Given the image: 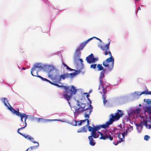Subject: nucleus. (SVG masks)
<instances>
[{
    "label": "nucleus",
    "instance_id": "7",
    "mask_svg": "<svg viewBox=\"0 0 151 151\" xmlns=\"http://www.w3.org/2000/svg\"><path fill=\"white\" fill-rule=\"evenodd\" d=\"M128 132L126 129L125 131H124L122 133V137L121 138V133L120 132H119L118 129L117 128H115L113 129V132L115 134H118V137L120 140L117 141V142L114 145H117L118 144L121 143L122 142L124 141V137L125 135H127L128 134L127 132Z\"/></svg>",
    "mask_w": 151,
    "mask_h": 151
},
{
    "label": "nucleus",
    "instance_id": "52",
    "mask_svg": "<svg viewBox=\"0 0 151 151\" xmlns=\"http://www.w3.org/2000/svg\"><path fill=\"white\" fill-rule=\"evenodd\" d=\"M23 70H25V68H23Z\"/></svg>",
    "mask_w": 151,
    "mask_h": 151
},
{
    "label": "nucleus",
    "instance_id": "4",
    "mask_svg": "<svg viewBox=\"0 0 151 151\" xmlns=\"http://www.w3.org/2000/svg\"><path fill=\"white\" fill-rule=\"evenodd\" d=\"M4 105L6 106L7 107L8 109L11 111L13 114H15L18 116H20L21 118V120L23 123V119H25V120L27 119L28 115H27L25 113H20L19 112V109H17V110H15L10 105L8 106L6 104L5 100L6 99V98H2L1 99Z\"/></svg>",
    "mask_w": 151,
    "mask_h": 151
},
{
    "label": "nucleus",
    "instance_id": "39",
    "mask_svg": "<svg viewBox=\"0 0 151 151\" xmlns=\"http://www.w3.org/2000/svg\"><path fill=\"white\" fill-rule=\"evenodd\" d=\"M66 69L68 70H70V71H73V70L71 68H70L69 67L67 66L66 67Z\"/></svg>",
    "mask_w": 151,
    "mask_h": 151
},
{
    "label": "nucleus",
    "instance_id": "44",
    "mask_svg": "<svg viewBox=\"0 0 151 151\" xmlns=\"http://www.w3.org/2000/svg\"><path fill=\"white\" fill-rule=\"evenodd\" d=\"M79 60H80V62H81V64H82V63H83V60L82 59H79Z\"/></svg>",
    "mask_w": 151,
    "mask_h": 151
},
{
    "label": "nucleus",
    "instance_id": "34",
    "mask_svg": "<svg viewBox=\"0 0 151 151\" xmlns=\"http://www.w3.org/2000/svg\"><path fill=\"white\" fill-rule=\"evenodd\" d=\"M141 111V109H139L137 108L136 110H134L135 113H136L138 114Z\"/></svg>",
    "mask_w": 151,
    "mask_h": 151
},
{
    "label": "nucleus",
    "instance_id": "22",
    "mask_svg": "<svg viewBox=\"0 0 151 151\" xmlns=\"http://www.w3.org/2000/svg\"><path fill=\"white\" fill-rule=\"evenodd\" d=\"M144 102H146L148 105L151 104V99H145L144 100Z\"/></svg>",
    "mask_w": 151,
    "mask_h": 151
},
{
    "label": "nucleus",
    "instance_id": "53",
    "mask_svg": "<svg viewBox=\"0 0 151 151\" xmlns=\"http://www.w3.org/2000/svg\"><path fill=\"white\" fill-rule=\"evenodd\" d=\"M139 106H141V105L140 104H139Z\"/></svg>",
    "mask_w": 151,
    "mask_h": 151
},
{
    "label": "nucleus",
    "instance_id": "45",
    "mask_svg": "<svg viewBox=\"0 0 151 151\" xmlns=\"http://www.w3.org/2000/svg\"><path fill=\"white\" fill-rule=\"evenodd\" d=\"M85 94H87V95L86 96V97L87 98H88L89 97V95L87 93H85Z\"/></svg>",
    "mask_w": 151,
    "mask_h": 151
},
{
    "label": "nucleus",
    "instance_id": "46",
    "mask_svg": "<svg viewBox=\"0 0 151 151\" xmlns=\"http://www.w3.org/2000/svg\"><path fill=\"white\" fill-rule=\"evenodd\" d=\"M63 65L65 67H66V66H67L66 64H65L63 62Z\"/></svg>",
    "mask_w": 151,
    "mask_h": 151
},
{
    "label": "nucleus",
    "instance_id": "8",
    "mask_svg": "<svg viewBox=\"0 0 151 151\" xmlns=\"http://www.w3.org/2000/svg\"><path fill=\"white\" fill-rule=\"evenodd\" d=\"M110 42H109L108 44L105 46L101 45L100 47L101 49L103 51H105L104 52V55H107V54L109 55H111V53L109 50V46Z\"/></svg>",
    "mask_w": 151,
    "mask_h": 151
},
{
    "label": "nucleus",
    "instance_id": "38",
    "mask_svg": "<svg viewBox=\"0 0 151 151\" xmlns=\"http://www.w3.org/2000/svg\"><path fill=\"white\" fill-rule=\"evenodd\" d=\"M89 114H86L85 113L84 116L86 118H87L88 119H88L89 118Z\"/></svg>",
    "mask_w": 151,
    "mask_h": 151
},
{
    "label": "nucleus",
    "instance_id": "12",
    "mask_svg": "<svg viewBox=\"0 0 151 151\" xmlns=\"http://www.w3.org/2000/svg\"><path fill=\"white\" fill-rule=\"evenodd\" d=\"M92 39V38H90L86 41L84 42L79 45L78 48H77L76 50V53L79 52L80 53H81V52H80V50H82L84 47L85 46L86 44L90 40H91Z\"/></svg>",
    "mask_w": 151,
    "mask_h": 151
},
{
    "label": "nucleus",
    "instance_id": "43",
    "mask_svg": "<svg viewBox=\"0 0 151 151\" xmlns=\"http://www.w3.org/2000/svg\"><path fill=\"white\" fill-rule=\"evenodd\" d=\"M36 146H31L30 147V149L31 150L32 149H34L35 148Z\"/></svg>",
    "mask_w": 151,
    "mask_h": 151
},
{
    "label": "nucleus",
    "instance_id": "40",
    "mask_svg": "<svg viewBox=\"0 0 151 151\" xmlns=\"http://www.w3.org/2000/svg\"><path fill=\"white\" fill-rule=\"evenodd\" d=\"M30 141H31L32 142H33L34 143H37V146H39V143L38 142H36V141H34V139L32 140H30Z\"/></svg>",
    "mask_w": 151,
    "mask_h": 151
},
{
    "label": "nucleus",
    "instance_id": "17",
    "mask_svg": "<svg viewBox=\"0 0 151 151\" xmlns=\"http://www.w3.org/2000/svg\"><path fill=\"white\" fill-rule=\"evenodd\" d=\"M93 137L91 136L88 137V139L89 141V144L90 145L93 146H94L96 143L94 140H93Z\"/></svg>",
    "mask_w": 151,
    "mask_h": 151
},
{
    "label": "nucleus",
    "instance_id": "3",
    "mask_svg": "<svg viewBox=\"0 0 151 151\" xmlns=\"http://www.w3.org/2000/svg\"><path fill=\"white\" fill-rule=\"evenodd\" d=\"M113 134L111 132L106 130L104 134L100 132H91V136L95 138L98 137L100 135V139L105 140L109 139L111 141L113 139V137L111 136V134Z\"/></svg>",
    "mask_w": 151,
    "mask_h": 151
},
{
    "label": "nucleus",
    "instance_id": "41",
    "mask_svg": "<svg viewBox=\"0 0 151 151\" xmlns=\"http://www.w3.org/2000/svg\"><path fill=\"white\" fill-rule=\"evenodd\" d=\"M93 38H96L97 40H99V41L101 42V40L100 39H99V38H97V37H92V38L93 39Z\"/></svg>",
    "mask_w": 151,
    "mask_h": 151
},
{
    "label": "nucleus",
    "instance_id": "42",
    "mask_svg": "<svg viewBox=\"0 0 151 151\" xmlns=\"http://www.w3.org/2000/svg\"><path fill=\"white\" fill-rule=\"evenodd\" d=\"M76 73H75L70 74V75H71V76H74L76 75Z\"/></svg>",
    "mask_w": 151,
    "mask_h": 151
},
{
    "label": "nucleus",
    "instance_id": "11",
    "mask_svg": "<svg viewBox=\"0 0 151 151\" xmlns=\"http://www.w3.org/2000/svg\"><path fill=\"white\" fill-rule=\"evenodd\" d=\"M86 60L88 63L91 64L95 62L97 59L94 58L93 54L91 53L90 55L87 57Z\"/></svg>",
    "mask_w": 151,
    "mask_h": 151
},
{
    "label": "nucleus",
    "instance_id": "33",
    "mask_svg": "<svg viewBox=\"0 0 151 151\" xmlns=\"http://www.w3.org/2000/svg\"><path fill=\"white\" fill-rule=\"evenodd\" d=\"M150 137L147 135H146L144 137V139L147 141L150 138Z\"/></svg>",
    "mask_w": 151,
    "mask_h": 151
},
{
    "label": "nucleus",
    "instance_id": "26",
    "mask_svg": "<svg viewBox=\"0 0 151 151\" xmlns=\"http://www.w3.org/2000/svg\"><path fill=\"white\" fill-rule=\"evenodd\" d=\"M38 121L39 122H45L46 120L42 118H39L38 119Z\"/></svg>",
    "mask_w": 151,
    "mask_h": 151
},
{
    "label": "nucleus",
    "instance_id": "28",
    "mask_svg": "<svg viewBox=\"0 0 151 151\" xmlns=\"http://www.w3.org/2000/svg\"><path fill=\"white\" fill-rule=\"evenodd\" d=\"M147 111L149 113L151 114V106H149L146 108Z\"/></svg>",
    "mask_w": 151,
    "mask_h": 151
},
{
    "label": "nucleus",
    "instance_id": "51",
    "mask_svg": "<svg viewBox=\"0 0 151 151\" xmlns=\"http://www.w3.org/2000/svg\"><path fill=\"white\" fill-rule=\"evenodd\" d=\"M51 121H57V120L55 119V120H50Z\"/></svg>",
    "mask_w": 151,
    "mask_h": 151
},
{
    "label": "nucleus",
    "instance_id": "5",
    "mask_svg": "<svg viewBox=\"0 0 151 151\" xmlns=\"http://www.w3.org/2000/svg\"><path fill=\"white\" fill-rule=\"evenodd\" d=\"M109 55V58L103 61V65L105 67H107L108 71H110L113 69V68L114 59L111 54Z\"/></svg>",
    "mask_w": 151,
    "mask_h": 151
},
{
    "label": "nucleus",
    "instance_id": "18",
    "mask_svg": "<svg viewBox=\"0 0 151 151\" xmlns=\"http://www.w3.org/2000/svg\"><path fill=\"white\" fill-rule=\"evenodd\" d=\"M86 121L87 122V124H86V126H89V125L90 124H89V121L88 119H84V120H81L79 121V123H78V122H78V125H81V124L83 123L84 122Z\"/></svg>",
    "mask_w": 151,
    "mask_h": 151
},
{
    "label": "nucleus",
    "instance_id": "47",
    "mask_svg": "<svg viewBox=\"0 0 151 151\" xmlns=\"http://www.w3.org/2000/svg\"><path fill=\"white\" fill-rule=\"evenodd\" d=\"M88 101H89V103L91 104V100H90V99L89 98H88Z\"/></svg>",
    "mask_w": 151,
    "mask_h": 151
},
{
    "label": "nucleus",
    "instance_id": "36",
    "mask_svg": "<svg viewBox=\"0 0 151 151\" xmlns=\"http://www.w3.org/2000/svg\"><path fill=\"white\" fill-rule=\"evenodd\" d=\"M147 121V122H149V123H151V116H149L148 119L147 118V120H146Z\"/></svg>",
    "mask_w": 151,
    "mask_h": 151
},
{
    "label": "nucleus",
    "instance_id": "25",
    "mask_svg": "<svg viewBox=\"0 0 151 151\" xmlns=\"http://www.w3.org/2000/svg\"><path fill=\"white\" fill-rule=\"evenodd\" d=\"M128 114L130 116H131L132 115H133L135 114L134 110H131L130 111H129L128 113Z\"/></svg>",
    "mask_w": 151,
    "mask_h": 151
},
{
    "label": "nucleus",
    "instance_id": "16",
    "mask_svg": "<svg viewBox=\"0 0 151 151\" xmlns=\"http://www.w3.org/2000/svg\"><path fill=\"white\" fill-rule=\"evenodd\" d=\"M91 106V105H89L88 104L86 105V107L84 111H85L86 114H90L91 111V110L90 108V106Z\"/></svg>",
    "mask_w": 151,
    "mask_h": 151
},
{
    "label": "nucleus",
    "instance_id": "1",
    "mask_svg": "<svg viewBox=\"0 0 151 151\" xmlns=\"http://www.w3.org/2000/svg\"><path fill=\"white\" fill-rule=\"evenodd\" d=\"M57 86L58 87H62L65 91L63 92V97L68 102L72 96L76 94L77 91V89L73 85L69 86L58 84Z\"/></svg>",
    "mask_w": 151,
    "mask_h": 151
},
{
    "label": "nucleus",
    "instance_id": "19",
    "mask_svg": "<svg viewBox=\"0 0 151 151\" xmlns=\"http://www.w3.org/2000/svg\"><path fill=\"white\" fill-rule=\"evenodd\" d=\"M97 67L98 68V70L100 71L101 70H104V67L102 66L101 64H98L97 66Z\"/></svg>",
    "mask_w": 151,
    "mask_h": 151
},
{
    "label": "nucleus",
    "instance_id": "50",
    "mask_svg": "<svg viewBox=\"0 0 151 151\" xmlns=\"http://www.w3.org/2000/svg\"><path fill=\"white\" fill-rule=\"evenodd\" d=\"M138 126L139 127H140V125H139V124H137V125L136 126Z\"/></svg>",
    "mask_w": 151,
    "mask_h": 151
},
{
    "label": "nucleus",
    "instance_id": "20",
    "mask_svg": "<svg viewBox=\"0 0 151 151\" xmlns=\"http://www.w3.org/2000/svg\"><path fill=\"white\" fill-rule=\"evenodd\" d=\"M133 129V127L132 126H131L130 125H129L128 127L126 129V130L129 132H131L132 130Z\"/></svg>",
    "mask_w": 151,
    "mask_h": 151
},
{
    "label": "nucleus",
    "instance_id": "13",
    "mask_svg": "<svg viewBox=\"0 0 151 151\" xmlns=\"http://www.w3.org/2000/svg\"><path fill=\"white\" fill-rule=\"evenodd\" d=\"M24 119V122H25V126L23 127H21L20 128H19L18 129L17 132L19 134L23 136L25 138H26L27 139H29L30 140H34V138L32 137H31L30 136H29L28 135H23L22 133L19 132V131L20 130L22 129H23L25 127H26V126L27 125V124H26V119L25 120V119Z\"/></svg>",
    "mask_w": 151,
    "mask_h": 151
},
{
    "label": "nucleus",
    "instance_id": "37",
    "mask_svg": "<svg viewBox=\"0 0 151 151\" xmlns=\"http://www.w3.org/2000/svg\"><path fill=\"white\" fill-rule=\"evenodd\" d=\"M143 94H146L151 95V92H150L149 93H146V92L145 91H144L142 92L141 93V95Z\"/></svg>",
    "mask_w": 151,
    "mask_h": 151
},
{
    "label": "nucleus",
    "instance_id": "48",
    "mask_svg": "<svg viewBox=\"0 0 151 151\" xmlns=\"http://www.w3.org/2000/svg\"><path fill=\"white\" fill-rule=\"evenodd\" d=\"M145 91L146 92V93H149L150 92V91Z\"/></svg>",
    "mask_w": 151,
    "mask_h": 151
},
{
    "label": "nucleus",
    "instance_id": "32",
    "mask_svg": "<svg viewBox=\"0 0 151 151\" xmlns=\"http://www.w3.org/2000/svg\"><path fill=\"white\" fill-rule=\"evenodd\" d=\"M58 97L60 98H62L63 97V93H60L58 94Z\"/></svg>",
    "mask_w": 151,
    "mask_h": 151
},
{
    "label": "nucleus",
    "instance_id": "29",
    "mask_svg": "<svg viewBox=\"0 0 151 151\" xmlns=\"http://www.w3.org/2000/svg\"><path fill=\"white\" fill-rule=\"evenodd\" d=\"M102 86V88H103V93L104 94H105L106 93V89L104 87V85L103 84V85H101Z\"/></svg>",
    "mask_w": 151,
    "mask_h": 151
},
{
    "label": "nucleus",
    "instance_id": "31",
    "mask_svg": "<svg viewBox=\"0 0 151 151\" xmlns=\"http://www.w3.org/2000/svg\"><path fill=\"white\" fill-rule=\"evenodd\" d=\"M72 125L74 126H76L78 125V124H77V121L74 120H73L72 121Z\"/></svg>",
    "mask_w": 151,
    "mask_h": 151
},
{
    "label": "nucleus",
    "instance_id": "35",
    "mask_svg": "<svg viewBox=\"0 0 151 151\" xmlns=\"http://www.w3.org/2000/svg\"><path fill=\"white\" fill-rule=\"evenodd\" d=\"M96 64H92L91 65V68H93L94 69H95L96 68Z\"/></svg>",
    "mask_w": 151,
    "mask_h": 151
},
{
    "label": "nucleus",
    "instance_id": "10",
    "mask_svg": "<svg viewBox=\"0 0 151 151\" xmlns=\"http://www.w3.org/2000/svg\"><path fill=\"white\" fill-rule=\"evenodd\" d=\"M109 124L107 122L105 124L101 125L99 126H96L93 127V132H97L101 128L106 129L108 128L109 125Z\"/></svg>",
    "mask_w": 151,
    "mask_h": 151
},
{
    "label": "nucleus",
    "instance_id": "15",
    "mask_svg": "<svg viewBox=\"0 0 151 151\" xmlns=\"http://www.w3.org/2000/svg\"><path fill=\"white\" fill-rule=\"evenodd\" d=\"M105 69L104 70H103L101 72V73L100 74V76H99V82L100 84L99 85V86L100 85H103V81L102 80V78H104V73L105 72Z\"/></svg>",
    "mask_w": 151,
    "mask_h": 151
},
{
    "label": "nucleus",
    "instance_id": "21",
    "mask_svg": "<svg viewBox=\"0 0 151 151\" xmlns=\"http://www.w3.org/2000/svg\"><path fill=\"white\" fill-rule=\"evenodd\" d=\"M88 126H86V125L84 126L82 129L80 131H78V132H86L87 130H86V127Z\"/></svg>",
    "mask_w": 151,
    "mask_h": 151
},
{
    "label": "nucleus",
    "instance_id": "49",
    "mask_svg": "<svg viewBox=\"0 0 151 151\" xmlns=\"http://www.w3.org/2000/svg\"><path fill=\"white\" fill-rule=\"evenodd\" d=\"M30 150V148H28L26 150V151H28V150Z\"/></svg>",
    "mask_w": 151,
    "mask_h": 151
},
{
    "label": "nucleus",
    "instance_id": "2",
    "mask_svg": "<svg viewBox=\"0 0 151 151\" xmlns=\"http://www.w3.org/2000/svg\"><path fill=\"white\" fill-rule=\"evenodd\" d=\"M43 69V68L41 66L40 63H36L35 64L31 69V74L33 76L37 77L40 78L43 81H46L52 85H54L57 86L58 84L53 83L47 79L43 78L40 76L38 75V72Z\"/></svg>",
    "mask_w": 151,
    "mask_h": 151
},
{
    "label": "nucleus",
    "instance_id": "24",
    "mask_svg": "<svg viewBox=\"0 0 151 151\" xmlns=\"http://www.w3.org/2000/svg\"><path fill=\"white\" fill-rule=\"evenodd\" d=\"M68 76L66 74H63L61 75L60 77V80L61 79H62L63 80L65 79Z\"/></svg>",
    "mask_w": 151,
    "mask_h": 151
},
{
    "label": "nucleus",
    "instance_id": "27",
    "mask_svg": "<svg viewBox=\"0 0 151 151\" xmlns=\"http://www.w3.org/2000/svg\"><path fill=\"white\" fill-rule=\"evenodd\" d=\"M102 98L103 99V104L105 105L107 102V100L106 99V96L104 95H103Z\"/></svg>",
    "mask_w": 151,
    "mask_h": 151
},
{
    "label": "nucleus",
    "instance_id": "14",
    "mask_svg": "<svg viewBox=\"0 0 151 151\" xmlns=\"http://www.w3.org/2000/svg\"><path fill=\"white\" fill-rule=\"evenodd\" d=\"M44 68L45 71L49 74H50L52 71L55 70V67L51 65H46Z\"/></svg>",
    "mask_w": 151,
    "mask_h": 151
},
{
    "label": "nucleus",
    "instance_id": "6",
    "mask_svg": "<svg viewBox=\"0 0 151 151\" xmlns=\"http://www.w3.org/2000/svg\"><path fill=\"white\" fill-rule=\"evenodd\" d=\"M123 115V111L121 110H118L115 115L111 114L110 115L111 117L109 121H107L109 125L112 124L115 120H118L120 117Z\"/></svg>",
    "mask_w": 151,
    "mask_h": 151
},
{
    "label": "nucleus",
    "instance_id": "30",
    "mask_svg": "<svg viewBox=\"0 0 151 151\" xmlns=\"http://www.w3.org/2000/svg\"><path fill=\"white\" fill-rule=\"evenodd\" d=\"M88 131L92 132L93 131V127L91 126H88Z\"/></svg>",
    "mask_w": 151,
    "mask_h": 151
},
{
    "label": "nucleus",
    "instance_id": "9",
    "mask_svg": "<svg viewBox=\"0 0 151 151\" xmlns=\"http://www.w3.org/2000/svg\"><path fill=\"white\" fill-rule=\"evenodd\" d=\"M78 106H79V108H77L75 111V113L76 114H78L84 111L86 105L82 103L80 105L79 104H78Z\"/></svg>",
    "mask_w": 151,
    "mask_h": 151
},
{
    "label": "nucleus",
    "instance_id": "23",
    "mask_svg": "<svg viewBox=\"0 0 151 151\" xmlns=\"http://www.w3.org/2000/svg\"><path fill=\"white\" fill-rule=\"evenodd\" d=\"M144 125L148 129H151V125H147V121H144Z\"/></svg>",
    "mask_w": 151,
    "mask_h": 151
}]
</instances>
